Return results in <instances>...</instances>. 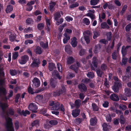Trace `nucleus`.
I'll use <instances>...</instances> for the list:
<instances>
[{
  "mask_svg": "<svg viewBox=\"0 0 131 131\" xmlns=\"http://www.w3.org/2000/svg\"><path fill=\"white\" fill-rule=\"evenodd\" d=\"M6 123L5 125L7 131H14V130L12 126V119L8 116H5Z\"/></svg>",
  "mask_w": 131,
  "mask_h": 131,
  "instance_id": "1",
  "label": "nucleus"
},
{
  "mask_svg": "<svg viewBox=\"0 0 131 131\" xmlns=\"http://www.w3.org/2000/svg\"><path fill=\"white\" fill-rule=\"evenodd\" d=\"M114 79L115 81V82L114 85L112 87V89L114 92H118L119 88L121 87V84L117 77H115L114 78Z\"/></svg>",
  "mask_w": 131,
  "mask_h": 131,
  "instance_id": "2",
  "label": "nucleus"
},
{
  "mask_svg": "<svg viewBox=\"0 0 131 131\" xmlns=\"http://www.w3.org/2000/svg\"><path fill=\"white\" fill-rule=\"evenodd\" d=\"M49 105L50 106H52L51 108L52 110H58L60 109V104L57 101H50L49 102Z\"/></svg>",
  "mask_w": 131,
  "mask_h": 131,
  "instance_id": "3",
  "label": "nucleus"
},
{
  "mask_svg": "<svg viewBox=\"0 0 131 131\" xmlns=\"http://www.w3.org/2000/svg\"><path fill=\"white\" fill-rule=\"evenodd\" d=\"M90 34V31L89 30L86 31L83 33L84 38L82 37L81 40L82 43H83V40L84 39L86 43H89L90 40L89 38V36Z\"/></svg>",
  "mask_w": 131,
  "mask_h": 131,
  "instance_id": "4",
  "label": "nucleus"
},
{
  "mask_svg": "<svg viewBox=\"0 0 131 131\" xmlns=\"http://www.w3.org/2000/svg\"><path fill=\"white\" fill-rule=\"evenodd\" d=\"M29 57L26 55H25L21 57V58L19 59V63L21 64H25L28 60Z\"/></svg>",
  "mask_w": 131,
  "mask_h": 131,
  "instance_id": "5",
  "label": "nucleus"
},
{
  "mask_svg": "<svg viewBox=\"0 0 131 131\" xmlns=\"http://www.w3.org/2000/svg\"><path fill=\"white\" fill-rule=\"evenodd\" d=\"M28 108L32 112L35 113L37 112L36 110L38 109V107L35 103H31L29 105Z\"/></svg>",
  "mask_w": 131,
  "mask_h": 131,
  "instance_id": "6",
  "label": "nucleus"
},
{
  "mask_svg": "<svg viewBox=\"0 0 131 131\" xmlns=\"http://www.w3.org/2000/svg\"><path fill=\"white\" fill-rule=\"evenodd\" d=\"M97 61L96 57H94L92 64L91 65V68L92 70H95L96 69L97 66Z\"/></svg>",
  "mask_w": 131,
  "mask_h": 131,
  "instance_id": "7",
  "label": "nucleus"
},
{
  "mask_svg": "<svg viewBox=\"0 0 131 131\" xmlns=\"http://www.w3.org/2000/svg\"><path fill=\"white\" fill-rule=\"evenodd\" d=\"M40 64V61L39 60L36 58L34 59L33 61L31 64L32 67H38L39 66Z\"/></svg>",
  "mask_w": 131,
  "mask_h": 131,
  "instance_id": "8",
  "label": "nucleus"
},
{
  "mask_svg": "<svg viewBox=\"0 0 131 131\" xmlns=\"http://www.w3.org/2000/svg\"><path fill=\"white\" fill-rule=\"evenodd\" d=\"M66 91L64 87L62 86L61 88L60 89V91L59 92H54L53 94V95L54 96H56L60 95V94L65 93Z\"/></svg>",
  "mask_w": 131,
  "mask_h": 131,
  "instance_id": "9",
  "label": "nucleus"
},
{
  "mask_svg": "<svg viewBox=\"0 0 131 131\" xmlns=\"http://www.w3.org/2000/svg\"><path fill=\"white\" fill-rule=\"evenodd\" d=\"M32 85L35 87H37L39 86L40 84V82L39 80L36 78H34L32 81Z\"/></svg>",
  "mask_w": 131,
  "mask_h": 131,
  "instance_id": "10",
  "label": "nucleus"
},
{
  "mask_svg": "<svg viewBox=\"0 0 131 131\" xmlns=\"http://www.w3.org/2000/svg\"><path fill=\"white\" fill-rule=\"evenodd\" d=\"M34 3L35 2L34 1H32L28 3L27 5L26 10L29 11L31 10L32 8V5L34 4Z\"/></svg>",
  "mask_w": 131,
  "mask_h": 131,
  "instance_id": "11",
  "label": "nucleus"
},
{
  "mask_svg": "<svg viewBox=\"0 0 131 131\" xmlns=\"http://www.w3.org/2000/svg\"><path fill=\"white\" fill-rule=\"evenodd\" d=\"M80 64L79 62H77L76 65H73L71 66L69 68L72 69L76 73H77L78 68L80 67Z\"/></svg>",
  "mask_w": 131,
  "mask_h": 131,
  "instance_id": "12",
  "label": "nucleus"
},
{
  "mask_svg": "<svg viewBox=\"0 0 131 131\" xmlns=\"http://www.w3.org/2000/svg\"><path fill=\"white\" fill-rule=\"evenodd\" d=\"M71 44L73 47H75L77 45L78 43L77 41V39L75 37H73L71 39Z\"/></svg>",
  "mask_w": 131,
  "mask_h": 131,
  "instance_id": "13",
  "label": "nucleus"
},
{
  "mask_svg": "<svg viewBox=\"0 0 131 131\" xmlns=\"http://www.w3.org/2000/svg\"><path fill=\"white\" fill-rule=\"evenodd\" d=\"M78 88L81 91H85L87 90L86 87L83 84L79 85Z\"/></svg>",
  "mask_w": 131,
  "mask_h": 131,
  "instance_id": "14",
  "label": "nucleus"
},
{
  "mask_svg": "<svg viewBox=\"0 0 131 131\" xmlns=\"http://www.w3.org/2000/svg\"><path fill=\"white\" fill-rule=\"evenodd\" d=\"M64 38L63 39V43L65 44L70 39V38L69 36L67 35L65 33L63 34Z\"/></svg>",
  "mask_w": 131,
  "mask_h": 131,
  "instance_id": "15",
  "label": "nucleus"
},
{
  "mask_svg": "<svg viewBox=\"0 0 131 131\" xmlns=\"http://www.w3.org/2000/svg\"><path fill=\"white\" fill-rule=\"evenodd\" d=\"M130 46H127L126 47L124 46H123L121 52L123 56H125L126 54L127 49Z\"/></svg>",
  "mask_w": 131,
  "mask_h": 131,
  "instance_id": "16",
  "label": "nucleus"
},
{
  "mask_svg": "<svg viewBox=\"0 0 131 131\" xmlns=\"http://www.w3.org/2000/svg\"><path fill=\"white\" fill-rule=\"evenodd\" d=\"M110 98L114 101H117L119 100V98L118 96L114 94H111L110 96Z\"/></svg>",
  "mask_w": 131,
  "mask_h": 131,
  "instance_id": "17",
  "label": "nucleus"
},
{
  "mask_svg": "<svg viewBox=\"0 0 131 131\" xmlns=\"http://www.w3.org/2000/svg\"><path fill=\"white\" fill-rule=\"evenodd\" d=\"M80 112V110L77 109L73 111L72 113V115L74 117H76L79 115Z\"/></svg>",
  "mask_w": 131,
  "mask_h": 131,
  "instance_id": "18",
  "label": "nucleus"
},
{
  "mask_svg": "<svg viewBox=\"0 0 131 131\" xmlns=\"http://www.w3.org/2000/svg\"><path fill=\"white\" fill-rule=\"evenodd\" d=\"M90 124L91 125H95L97 123V120L96 117L91 118L90 120Z\"/></svg>",
  "mask_w": 131,
  "mask_h": 131,
  "instance_id": "19",
  "label": "nucleus"
},
{
  "mask_svg": "<svg viewBox=\"0 0 131 131\" xmlns=\"http://www.w3.org/2000/svg\"><path fill=\"white\" fill-rule=\"evenodd\" d=\"M125 94L127 96L129 97L131 94L130 90V89L127 88L125 89Z\"/></svg>",
  "mask_w": 131,
  "mask_h": 131,
  "instance_id": "20",
  "label": "nucleus"
},
{
  "mask_svg": "<svg viewBox=\"0 0 131 131\" xmlns=\"http://www.w3.org/2000/svg\"><path fill=\"white\" fill-rule=\"evenodd\" d=\"M13 10V6L10 5H9L7 6L6 9V12L7 13H9L11 12Z\"/></svg>",
  "mask_w": 131,
  "mask_h": 131,
  "instance_id": "21",
  "label": "nucleus"
},
{
  "mask_svg": "<svg viewBox=\"0 0 131 131\" xmlns=\"http://www.w3.org/2000/svg\"><path fill=\"white\" fill-rule=\"evenodd\" d=\"M18 112L21 114H22L24 116H26L27 114H30L29 112L27 110H26L25 111H22L21 113L20 110H18Z\"/></svg>",
  "mask_w": 131,
  "mask_h": 131,
  "instance_id": "22",
  "label": "nucleus"
},
{
  "mask_svg": "<svg viewBox=\"0 0 131 131\" xmlns=\"http://www.w3.org/2000/svg\"><path fill=\"white\" fill-rule=\"evenodd\" d=\"M6 93V89L3 87H0V95H5Z\"/></svg>",
  "mask_w": 131,
  "mask_h": 131,
  "instance_id": "23",
  "label": "nucleus"
},
{
  "mask_svg": "<svg viewBox=\"0 0 131 131\" xmlns=\"http://www.w3.org/2000/svg\"><path fill=\"white\" fill-rule=\"evenodd\" d=\"M82 21L83 23L86 25H89L90 23V21L89 19L86 18H85L82 19Z\"/></svg>",
  "mask_w": 131,
  "mask_h": 131,
  "instance_id": "24",
  "label": "nucleus"
},
{
  "mask_svg": "<svg viewBox=\"0 0 131 131\" xmlns=\"http://www.w3.org/2000/svg\"><path fill=\"white\" fill-rule=\"evenodd\" d=\"M33 22L32 19L30 18H28L26 20V23L27 25L32 24Z\"/></svg>",
  "mask_w": 131,
  "mask_h": 131,
  "instance_id": "25",
  "label": "nucleus"
},
{
  "mask_svg": "<svg viewBox=\"0 0 131 131\" xmlns=\"http://www.w3.org/2000/svg\"><path fill=\"white\" fill-rule=\"evenodd\" d=\"M45 19L47 26L48 30H49V27L50 25V20L46 17H45Z\"/></svg>",
  "mask_w": 131,
  "mask_h": 131,
  "instance_id": "26",
  "label": "nucleus"
},
{
  "mask_svg": "<svg viewBox=\"0 0 131 131\" xmlns=\"http://www.w3.org/2000/svg\"><path fill=\"white\" fill-rule=\"evenodd\" d=\"M61 17V15L59 12H58L56 13L54 15V18L55 20L56 21H57L59 18H60Z\"/></svg>",
  "mask_w": 131,
  "mask_h": 131,
  "instance_id": "27",
  "label": "nucleus"
},
{
  "mask_svg": "<svg viewBox=\"0 0 131 131\" xmlns=\"http://www.w3.org/2000/svg\"><path fill=\"white\" fill-rule=\"evenodd\" d=\"M101 28H106L107 29H109L110 28V27L108 26L106 23L104 22H103L101 23Z\"/></svg>",
  "mask_w": 131,
  "mask_h": 131,
  "instance_id": "28",
  "label": "nucleus"
},
{
  "mask_svg": "<svg viewBox=\"0 0 131 131\" xmlns=\"http://www.w3.org/2000/svg\"><path fill=\"white\" fill-rule=\"evenodd\" d=\"M103 129L104 131H109V129L108 128V126L107 124L104 123L103 125Z\"/></svg>",
  "mask_w": 131,
  "mask_h": 131,
  "instance_id": "29",
  "label": "nucleus"
},
{
  "mask_svg": "<svg viewBox=\"0 0 131 131\" xmlns=\"http://www.w3.org/2000/svg\"><path fill=\"white\" fill-rule=\"evenodd\" d=\"M55 5V3L53 2L50 4L49 9L51 12H52L54 10V7Z\"/></svg>",
  "mask_w": 131,
  "mask_h": 131,
  "instance_id": "30",
  "label": "nucleus"
},
{
  "mask_svg": "<svg viewBox=\"0 0 131 131\" xmlns=\"http://www.w3.org/2000/svg\"><path fill=\"white\" fill-rule=\"evenodd\" d=\"M40 45L43 48H47L48 45V42H46V43H44L42 42H41L40 43Z\"/></svg>",
  "mask_w": 131,
  "mask_h": 131,
  "instance_id": "31",
  "label": "nucleus"
},
{
  "mask_svg": "<svg viewBox=\"0 0 131 131\" xmlns=\"http://www.w3.org/2000/svg\"><path fill=\"white\" fill-rule=\"evenodd\" d=\"M74 59L72 57H70L68 58L67 61V63L70 64L73 62Z\"/></svg>",
  "mask_w": 131,
  "mask_h": 131,
  "instance_id": "32",
  "label": "nucleus"
},
{
  "mask_svg": "<svg viewBox=\"0 0 131 131\" xmlns=\"http://www.w3.org/2000/svg\"><path fill=\"white\" fill-rule=\"evenodd\" d=\"M36 53L40 54L41 53V51L40 48L39 47H36L35 50Z\"/></svg>",
  "mask_w": 131,
  "mask_h": 131,
  "instance_id": "33",
  "label": "nucleus"
},
{
  "mask_svg": "<svg viewBox=\"0 0 131 131\" xmlns=\"http://www.w3.org/2000/svg\"><path fill=\"white\" fill-rule=\"evenodd\" d=\"M55 65L53 63H49V70L51 71L55 68Z\"/></svg>",
  "mask_w": 131,
  "mask_h": 131,
  "instance_id": "34",
  "label": "nucleus"
},
{
  "mask_svg": "<svg viewBox=\"0 0 131 131\" xmlns=\"http://www.w3.org/2000/svg\"><path fill=\"white\" fill-rule=\"evenodd\" d=\"M0 106L1 107L3 111H4V109L6 107H8V105L7 104L2 103H0Z\"/></svg>",
  "mask_w": 131,
  "mask_h": 131,
  "instance_id": "35",
  "label": "nucleus"
},
{
  "mask_svg": "<svg viewBox=\"0 0 131 131\" xmlns=\"http://www.w3.org/2000/svg\"><path fill=\"white\" fill-rule=\"evenodd\" d=\"M49 123L52 125H55L58 124V122L56 120H53L50 121Z\"/></svg>",
  "mask_w": 131,
  "mask_h": 131,
  "instance_id": "36",
  "label": "nucleus"
},
{
  "mask_svg": "<svg viewBox=\"0 0 131 131\" xmlns=\"http://www.w3.org/2000/svg\"><path fill=\"white\" fill-rule=\"evenodd\" d=\"M118 53L116 51H115L112 53V57L113 59H116L118 56Z\"/></svg>",
  "mask_w": 131,
  "mask_h": 131,
  "instance_id": "37",
  "label": "nucleus"
},
{
  "mask_svg": "<svg viewBox=\"0 0 131 131\" xmlns=\"http://www.w3.org/2000/svg\"><path fill=\"white\" fill-rule=\"evenodd\" d=\"M99 1V0H91L90 1V4L92 5H95L97 4Z\"/></svg>",
  "mask_w": 131,
  "mask_h": 131,
  "instance_id": "38",
  "label": "nucleus"
},
{
  "mask_svg": "<svg viewBox=\"0 0 131 131\" xmlns=\"http://www.w3.org/2000/svg\"><path fill=\"white\" fill-rule=\"evenodd\" d=\"M87 76L90 78H92L94 77V75L93 72H90L87 74Z\"/></svg>",
  "mask_w": 131,
  "mask_h": 131,
  "instance_id": "39",
  "label": "nucleus"
},
{
  "mask_svg": "<svg viewBox=\"0 0 131 131\" xmlns=\"http://www.w3.org/2000/svg\"><path fill=\"white\" fill-rule=\"evenodd\" d=\"M93 33V38L94 39H95L100 35L99 33L96 31H94Z\"/></svg>",
  "mask_w": 131,
  "mask_h": 131,
  "instance_id": "40",
  "label": "nucleus"
},
{
  "mask_svg": "<svg viewBox=\"0 0 131 131\" xmlns=\"http://www.w3.org/2000/svg\"><path fill=\"white\" fill-rule=\"evenodd\" d=\"M100 48V46L99 45H97L95 46V49L94 50V52L95 53H96L99 51Z\"/></svg>",
  "mask_w": 131,
  "mask_h": 131,
  "instance_id": "41",
  "label": "nucleus"
},
{
  "mask_svg": "<svg viewBox=\"0 0 131 131\" xmlns=\"http://www.w3.org/2000/svg\"><path fill=\"white\" fill-rule=\"evenodd\" d=\"M80 101L79 100H78L75 101V105L77 107H79L80 104Z\"/></svg>",
  "mask_w": 131,
  "mask_h": 131,
  "instance_id": "42",
  "label": "nucleus"
},
{
  "mask_svg": "<svg viewBox=\"0 0 131 131\" xmlns=\"http://www.w3.org/2000/svg\"><path fill=\"white\" fill-rule=\"evenodd\" d=\"M93 110L94 111H97L98 110V108L97 106L94 104H92Z\"/></svg>",
  "mask_w": 131,
  "mask_h": 131,
  "instance_id": "43",
  "label": "nucleus"
},
{
  "mask_svg": "<svg viewBox=\"0 0 131 131\" xmlns=\"http://www.w3.org/2000/svg\"><path fill=\"white\" fill-rule=\"evenodd\" d=\"M120 123L121 124H123L125 122V119L124 118L123 115H121L120 116Z\"/></svg>",
  "mask_w": 131,
  "mask_h": 131,
  "instance_id": "44",
  "label": "nucleus"
},
{
  "mask_svg": "<svg viewBox=\"0 0 131 131\" xmlns=\"http://www.w3.org/2000/svg\"><path fill=\"white\" fill-rule=\"evenodd\" d=\"M127 61V58H123L122 60V63L121 64L122 65H125Z\"/></svg>",
  "mask_w": 131,
  "mask_h": 131,
  "instance_id": "45",
  "label": "nucleus"
},
{
  "mask_svg": "<svg viewBox=\"0 0 131 131\" xmlns=\"http://www.w3.org/2000/svg\"><path fill=\"white\" fill-rule=\"evenodd\" d=\"M10 72L12 76H14L17 74V72L15 70H10Z\"/></svg>",
  "mask_w": 131,
  "mask_h": 131,
  "instance_id": "46",
  "label": "nucleus"
},
{
  "mask_svg": "<svg viewBox=\"0 0 131 131\" xmlns=\"http://www.w3.org/2000/svg\"><path fill=\"white\" fill-rule=\"evenodd\" d=\"M79 5V4L77 3H76L74 4H72L69 7L70 8H72L77 7Z\"/></svg>",
  "mask_w": 131,
  "mask_h": 131,
  "instance_id": "47",
  "label": "nucleus"
},
{
  "mask_svg": "<svg viewBox=\"0 0 131 131\" xmlns=\"http://www.w3.org/2000/svg\"><path fill=\"white\" fill-rule=\"evenodd\" d=\"M106 119L107 121L108 122H110L111 121L112 118L110 114H108L106 116Z\"/></svg>",
  "mask_w": 131,
  "mask_h": 131,
  "instance_id": "48",
  "label": "nucleus"
},
{
  "mask_svg": "<svg viewBox=\"0 0 131 131\" xmlns=\"http://www.w3.org/2000/svg\"><path fill=\"white\" fill-rule=\"evenodd\" d=\"M44 24L43 23H40L37 25L38 28L40 30L42 29L44 27Z\"/></svg>",
  "mask_w": 131,
  "mask_h": 131,
  "instance_id": "49",
  "label": "nucleus"
},
{
  "mask_svg": "<svg viewBox=\"0 0 131 131\" xmlns=\"http://www.w3.org/2000/svg\"><path fill=\"white\" fill-rule=\"evenodd\" d=\"M70 46L69 45H66L65 48V50L66 52L69 53V51L70 50Z\"/></svg>",
  "mask_w": 131,
  "mask_h": 131,
  "instance_id": "50",
  "label": "nucleus"
},
{
  "mask_svg": "<svg viewBox=\"0 0 131 131\" xmlns=\"http://www.w3.org/2000/svg\"><path fill=\"white\" fill-rule=\"evenodd\" d=\"M112 33L111 32H109L106 34L107 39L108 40H111V38Z\"/></svg>",
  "mask_w": 131,
  "mask_h": 131,
  "instance_id": "51",
  "label": "nucleus"
},
{
  "mask_svg": "<svg viewBox=\"0 0 131 131\" xmlns=\"http://www.w3.org/2000/svg\"><path fill=\"white\" fill-rule=\"evenodd\" d=\"M33 43V41L31 40H26L25 42L24 43L25 45H27L28 43L31 44Z\"/></svg>",
  "mask_w": 131,
  "mask_h": 131,
  "instance_id": "52",
  "label": "nucleus"
},
{
  "mask_svg": "<svg viewBox=\"0 0 131 131\" xmlns=\"http://www.w3.org/2000/svg\"><path fill=\"white\" fill-rule=\"evenodd\" d=\"M39 121L38 119L36 120L33 121L32 124V126H36L38 125L39 123Z\"/></svg>",
  "mask_w": 131,
  "mask_h": 131,
  "instance_id": "53",
  "label": "nucleus"
},
{
  "mask_svg": "<svg viewBox=\"0 0 131 131\" xmlns=\"http://www.w3.org/2000/svg\"><path fill=\"white\" fill-rule=\"evenodd\" d=\"M18 56V52H14L13 55V59H16Z\"/></svg>",
  "mask_w": 131,
  "mask_h": 131,
  "instance_id": "54",
  "label": "nucleus"
},
{
  "mask_svg": "<svg viewBox=\"0 0 131 131\" xmlns=\"http://www.w3.org/2000/svg\"><path fill=\"white\" fill-rule=\"evenodd\" d=\"M119 108L121 110H124L126 109V107L125 105H120L119 106Z\"/></svg>",
  "mask_w": 131,
  "mask_h": 131,
  "instance_id": "55",
  "label": "nucleus"
},
{
  "mask_svg": "<svg viewBox=\"0 0 131 131\" xmlns=\"http://www.w3.org/2000/svg\"><path fill=\"white\" fill-rule=\"evenodd\" d=\"M74 74L72 73H69L67 77V78L68 79L72 78L74 77Z\"/></svg>",
  "mask_w": 131,
  "mask_h": 131,
  "instance_id": "56",
  "label": "nucleus"
},
{
  "mask_svg": "<svg viewBox=\"0 0 131 131\" xmlns=\"http://www.w3.org/2000/svg\"><path fill=\"white\" fill-rule=\"evenodd\" d=\"M67 25L66 24H64L61 25L59 26V30L60 32H61L63 29V28L64 26H66Z\"/></svg>",
  "mask_w": 131,
  "mask_h": 131,
  "instance_id": "57",
  "label": "nucleus"
},
{
  "mask_svg": "<svg viewBox=\"0 0 131 131\" xmlns=\"http://www.w3.org/2000/svg\"><path fill=\"white\" fill-rule=\"evenodd\" d=\"M57 68L59 71L60 72H61L62 71V68L61 67V64L59 63H58L57 64Z\"/></svg>",
  "mask_w": 131,
  "mask_h": 131,
  "instance_id": "58",
  "label": "nucleus"
},
{
  "mask_svg": "<svg viewBox=\"0 0 131 131\" xmlns=\"http://www.w3.org/2000/svg\"><path fill=\"white\" fill-rule=\"evenodd\" d=\"M131 28V23L127 25L125 29L126 31H129L130 29Z\"/></svg>",
  "mask_w": 131,
  "mask_h": 131,
  "instance_id": "59",
  "label": "nucleus"
},
{
  "mask_svg": "<svg viewBox=\"0 0 131 131\" xmlns=\"http://www.w3.org/2000/svg\"><path fill=\"white\" fill-rule=\"evenodd\" d=\"M96 72L98 76L99 77H101L102 75V71L100 70H97Z\"/></svg>",
  "mask_w": 131,
  "mask_h": 131,
  "instance_id": "60",
  "label": "nucleus"
},
{
  "mask_svg": "<svg viewBox=\"0 0 131 131\" xmlns=\"http://www.w3.org/2000/svg\"><path fill=\"white\" fill-rule=\"evenodd\" d=\"M65 19L68 22H69L70 21H72L73 20V18L70 16L66 17Z\"/></svg>",
  "mask_w": 131,
  "mask_h": 131,
  "instance_id": "61",
  "label": "nucleus"
},
{
  "mask_svg": "<svg viewBox=\"0 0 131 131\" xmlns=\"http://www.w3.org/2000/svg\"><path fill=\"white\" fill-rule=\"evenodd\" d=\"M28 92L31 94H33L35 92L33 91L32 89L30 87H29L28 89Z\"/></svg>",
  "mask_w": 131,
  "mask_h": 131,
  "instance_id": "62",
  "label": "nucleus"
},
{
  "mask_svg": "<svg viewBox=\"0 0 131 131\" xmlns=\"http://www.w3.org/2000/svg\"><path fill=\"white\" fill-rule=\"evenodd\" d=\"M15 37L14 35H13L12 34L10 35L9 36V40L11 41H13L15 39Z\"/></svg>",
  "mask_w": 131,
  "mask_h": 131,
  "instance_id": "63",
  "label": "nucleus"
},
{
  "mask_svg": "<svg viewBox=\"0 0 131 131\" xmlns=\"http://www.w3.org/2000/svg\"><path fill=\"white\" fill-rule=\"evenodd\" d=\"M89 79L85 78L83 79L82 81V83H88L89 82Z\"/></svg>",
  "mask_w": 131,
  "mask_h": 131,
  "instance_id": "64",
  "label": "nucleus"
}]
</instances>
